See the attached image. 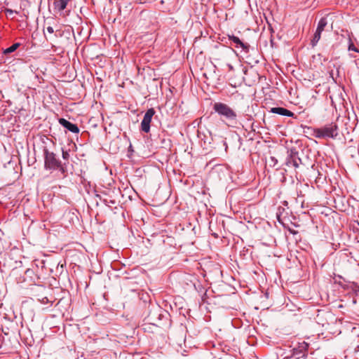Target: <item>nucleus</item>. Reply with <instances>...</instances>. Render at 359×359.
<instances>
[{"label":"nucleus","instance_id":"nucleus-7","mask_svg":"<svg viewBox=\"0 0 359 359\" xmlns=\"http://www.w3.org/2000/svg\"><path fill=\"white\" fill-rule=\"evenodd\" d=\"M229 39L236 43V47H241L243 50L248 52L249 50V45L242 42L238 37L235 36H229Z\"/></svg>","mask_w":359,"mask_h":359},{"label":"nucleus","instance_id":"nucleus-3","mask_svg":"<svg viewBox=\"0 0 359 359\" xmlns=\"http://www.w3.org/2000/svg\"><path fill=\"white\" fill-rule=\"evenodd\" d=\"M45 167L48 169H56L61 166L60 161L56 158L53 152L48 149L44 150Z\"/></svg>","mask_w":359,"mask_h":359},{"label":"nucleus","instance_id":"nucleus-5","mask_svg":"<svg viewBox=\"0 0 359 359\" xmlns=\"http://www.w3.org/2000/svg\"><path fill=\"white\" fill-rule=\"evenodd\" d=\"M59 123L64 128H67L68 130L71 131L72 133H79V129L76 124L72 123L63 118L59 119Z\"/></svg>","mask_w":359,"mask_h":359},{"label":"nucleus","instance_id":"nucleus-15","mask_svg":"<svg viewBox=\"0 0 359 359\" xmlns=\"http://www.w3.org/2000/svg\"><path fill=\"white\" fill-rule=\"evenodd\" d=\"M69 155L68 151L62 150V158L64 159H67L69 158Z\"/></svg>","mask_w":359,"mask_h":359},{"label":"nucleus","instance_id":"nucleus-17","mask_svg":"<svg viewBox=\"0 0 359 359\" xmlns=\"http://www.w3.org/2000/svg\"><path fill=\"white\" fill-rule=\"evenodd\" d=\"M46 30H47V32H48V33H50V34H53V33L54 32V29H53V27H51V26H48V27H46Z\"/></svg>","mask_w":359,"mask_h":359},{"label":"nucleus","instance_id":"nucleus-1","mask_svg":"<svg viewBox=\"0 0 359 359\" xmlns=\"http://www.w3.org/2000/svg\"><path fill=\"white\" fill-rule=\"evenodd\" d=\"M313 135L316 138H332L336 139L338 136V126L332 123L322 128H315Z\"/></svg>","mask_w":359,"mask_h":359},{"label":"nucleus","instance_id":"nucleus-10","mask_svg":"<svg viewBox=\"0 0 359 359\" xmlns=\"http://www.w3.org/2000/svg\"><path fill=\"white\" fill-rule=\"evenodd\" d=\"M20 46L19 43H15L4 50V54H9L14 52Z\"/></svg>","mask_w":359,"mask_h":359},{"label":"nucleus","instance_id":"nucleus-16","mask_svg":"<svg viewBox=\"0 0 359 359\" xmlns=\"http://www.w3.org/2000/svg\"><path fill=\"white\" fill-rule=\"evenodd\" d=\"M349 50H354L355 52H358V49L355 47V46L353 43H351L348 46Z\"/></svg>","mask_w":359,"mask_h":359},{"label":"nucleus","instance_id":"nucleus-12","mask_svg":"<svg viewBox=\"0 0 359 359\" xmlns=\"http://www.w3.org/2000/svg\"><path fill=\"white\" fill-rule=\"evenodd\" d=\"M5 13L7 15H9V16H12L13 13H18V11H13L11 8H6L5 9Z\"/></svg>","mask_w":359,"mask_h":359},{"label":"nucleus","instance_id":"nucleus-13","mask_svg":"<svg viewBox=\"0 0 359 359\" xmlns=\"http://www.w3.org/2000/svg\"><path fill=\"white\" fill-rule=\"evenodd\" d=\"M153 313L151 312L149 313L147 318H148V321L151 323V324H153V325H155L156 324V322L154 320V319H153V316H152Z\"/></svg>","mask_w":359,"mask_h":359},{"label":"nucleus","instance_id":"nucleus-2","mask_svg":"<svg viewBox=\"0 0 359 359\" xmlns=\"http://www.w3.org/2000/svg\"><path fill=\"white\" fill-rule=\"evenodd\" d=\"M214 110L219 115L225 117L231 123H236V113L227 104L222 102H216L213 106Z\"/></svg>","mask_w":359,"mask_h":359},{"label":"nucleus","instance_id":"nucleus-9","mask_svg":"<svg viewBox=\"0 0 359 359\" xmlns=\"http://www.w3.org/2000/svg\"><path fill=\"white\" fill-rule=\"evenodd\" d=\"M321 32L316 29V33L314 34V36L311 40V44L313 46H315L317 43L319 41L320 39Z\"/></svg>","mask_w":359,"mask_h":359},{"label":"nucleus","instance_id":"nucleus-6","mask_svg":"<svg viewBox=\"0 0 359 359\" xmlns=\"http://www.w3.org/2000/svg\"><path fill=\"white\" fill-rule=\"evenodd\" d=\"M271 112L273 114H277L282 116H293L294 113L291 111L283 108V107H273L271 109Z\"/></svg>","mask_w":359,"mask_h":359},{"label":"nucleus","instance_id":"nucleus-8","mask_svg":"<svg viewBox=\"0 0 359 359\" xmlns=\"http://www.w3.org/2000/svg\"><path fill=\"white\" fill-rule=\"evenodd\" d=\"M70 1L71 0H55L53 3L54 8L62 11L66 8L68 2Z\"/></svg>","mask_w":359,"mask_h":359},{"label":"nucleus","instance_id":"nucleus-4","mask_svg":"<svg viewBox=\"0 0 359 359\" xmlns=\"http://www.w3.org/2000/svg\"><path fill=\"white\" fill-rule=\"evenodd\" d=\"M155 114V110L153 108L149 109L143 118L141 123V129L144 133H149L150 130V123L153 116Z\"/></svg>","mask_w":359,"mask_h":359},{"label":"nucleus","instance_id":"nucleus-11","mask_svg":"<svg viewBox=\"0 0 359 359\" xmlns=\"http://www.w3.org/2000/svg\"><path fill=\"white\" fill-rule=\"evenodd\" d=\"M327 25V20L324 18H321L318 22L317 30L320 32H323L325 29V27Z\"/></svg>","mask_w":359,"mask_h":359},{"label":"nucleus","instance_id":"nucleus-14","mask_svg":"<svg viewBox=\"0 0 359 359\" xmlns=\"http://www.w3.org/2000/svg\"><path fill=\"white\" fill-rule=\"evenodd\" d=\"M299 161H301L300 159H298V160L292 159L291 163L295 168H299Z\"/></svg>","mask_w":359,"mask_h":359}]
</instances>
